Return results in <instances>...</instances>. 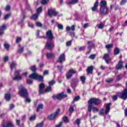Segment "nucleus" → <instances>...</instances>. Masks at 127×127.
Returning a JSON list of instances; mask_svg holds the SVG:
<instances>
[{"instance_id":"nucleus-13","label":"nucleus","mask_w":127,"mask_h":127,"mask_svg":"<svg viewBox=\"0 0 127 127\" xmlns=\"http://www.w3.org/2000/svg\"><path fill=\"white\" fill-rule=\"evenodd\" d=\"M55 84L54 80H52L49 82V86L46 89V92H50L51 91V86H53Z\"/></svg>"},{"instance_id":"nucleus-26","label":"nucleus","mask_w":127,"mask_h":127,"mask_svg":"<svg viewBox=\"0 0 127 127\" xmlns=\"http://www.w3.org/2000/svg\"><path fill=\"white\" fill-rule=\"evenodd\" d=\"M3 127H13V124L11 122H8L6 125H3Z\"/></svg>"},{"instance_id":"nucleus-19","label":"nucleus","mask_w":127,"mask_h":127,"mask_svg":"<svg viewBox=\"0 0 127 127\" xmlns=\"http://www.w3.org/2000/svg\"><path fill=\"white\" fill-rule=\"evenodd\" d=\"M87 45H88V49H92V48H95V45L93 43L92 41H88Z\"/></svg>"},{"instance_id":"nucleus-27","label":"nucleus","mask_w":127,"mask_h":127,"mask_svg":"<svg viewBox=\"0 0 127 127\" xmlns=\"http://www.w3.org/2000/svg\"><path fill=\"white\" fill-rule=\"evenodd\" d=\"M78 2V0H72L71 1H68L67 4H75Z\"/></svg>"},{"instance_id":"nucleus-55","label":"nucleus","mask_w":127,"mask_h":127,"mask_svg":"<svg viewBox=\"0 0 127 127\" xmlns=\"http://www.w3.org/2000/svg\"><path fill=\"white\" fill-rule=\"evenodd\" d=\"M114 79H113V78H109L107 80H106V82L107 83H112V82H113Z\"/></svg>"},{"instance_id":"nucleus-10","label":"nucleus","mask_w":127,"mask_h":127,"mask_svg":"<svg viewBox=\"0 0 127 127\" xmlns=\"http://www.w3.org/2000/svg\"><path fill=\"white\" fill-rule=\"evenodd\" d=\"M103 59L105 60L106 63L107 64H109L112 61V59L110 58V54H104Z\"/></svg>"},{"instance_id":"nucleus-63","label":"nucleus","mask_w":127,"mask_h":127,"mask_svg":"<svg viewBox=\"0 0 127 127\" xmlns=\"http://www.w3.org/2000/svg\"><path fill=\"white\" fill-rule=\"evenodd\" d=\"M9 108H10V110H12V109H13L14 108V105L10 104L9 106Z\"/></svg>"},{"instance_id":"nucleus-33","label":"nucleus","mask_w":127,"mask_h":127,"mask_svg":"<svg viewBox=\"0 0 127 127\" xmlns=\"http://www.w3.org/2000/svg\"><path fill=\"white\" fill-rule=\"evenodd\" d=\"M42 109H43V104H40L37 108L36 112H38L40 110H42Z\"/></svg>"},{"instance_id":"nucleus-17","label":"nucleus","mask_w":127,"mask_h":127,"mask_svg":"<svg viewBox=\"0 0 127 127\" xmlns=\"http://www.w3.org/2000/svg\"><path fill=\"white\" fill-rule=\"evenodd\" d=\"M123 64H124V62L120 61L116 65V69L117 70H122V69L124 68V65Z\"/></svg>"},{"instance_id":"nucleus-18","label":"nucleus","mask_w":127,"mask_h":127,"mask_svg":"<svg viewBox=\"0 0 127 127\" xmlns=\"http://www.w3.org/2000/svg\"><path fill=\"white\" fill-rule=\"evenodd\" d=\"M64 61H65V54H62L59 57V60L58 61V62H59V63H62V62H64Z\"/></svg>"},{"instance_id":"nucleus-48","label":"nucleus","mask_w":127,"mask_h":127,"mask_svg":"<svg viewBox=\"0 0 127 127\" xmlns=\"http://www.w3.org/2000/svg\"><path fill=\"white\" fill-rule=\"evenodd\" d=\"M79 100H80V97H79V96H76V97L73 99L74 102H77V101H79Z\"/></svg>"},{"instance_id":"nucleus-22","label":"nucleus","mask_w":127,"mask_h":127,"mask_svg":"<svg viewBox=\"0 0 127 127\" xmlns=\"http://www.w3.org/2000/svg\"><path fill=\"white\" fill-rule=\"evenodd\" d=\"M111 110V103H108L106 105V110H105V114L108 115Z\"/></svg>"},{"instance_id":"nucleus-42","label":"nucleus","mask_w":127,"mask_h":127,"mask_svg":"<svg viewBox=\"0 0 127 127\" xmlns=\"http://www.w3.org/2000/svg\"><path fill=\"white\" fill-rule=\"evenodd\" d=\"M30 69L33 72H35V71H36V66L35 65L32 66L30 67Z\"/></svg>"},{"instance_id":"nucleus-56","label":"nucleus","mask_w":127,"mask_h":127,"mask_svg":"<svg viewBox=\"0 0 127 127\" xmlns=\"http://www.w3.org/2000/svg\"><path fill=\"white\" fill-rule=\"evenodd\" d=\"M10 16V14H7L4 16V19H8L9 17Z\"/></svg>"},{"instance_id":"nucleus-11","label":"nucleus","mask_w":127,"mask_h":127,"mask_svg":"<svg viewBox=\"0 0 127 127\" xmlns=\"http://www.w3.org/2000/svg\"><path fill=\"white\" fill-rule=\"evenodd\" d=\"M46 48L48 50H52L54 48V43L52 42H48L46 45Z\"/></svg>"},{"instance_id":"nucleus-36","label":"nucleus","mask_w":127,"mask_h":127,"mask_svg":"<svg viewBox=\"0 0 127 127\" xmlns=\"http://www.w3.org/2000/svg\"><path fill=\"white\" fill-rule=\"evenodd\" d=\"M4 98L6 101H9V100H10V94H5Z\"/></svg>"},{"instance_id":"nucleus-61","label":"nucleus","mask_w":127,"mask_h":127,"mask_svg":"<svg viewBox=\"0 0 127 127\" xmlns=\"http://www.w3.org/2000/svg\"><path fill=\"white\" fill-rule=\"evenodd\" d=\"M36 25L37 26H38L39 27H40L42 26V24L40 22H37L36 23Z\"/></svg>"},{"instance_id":"nucleus-2","label":"nucleus","mask_w":127,"mask_h":127,"mask_svg":"<svg viewBox=\"0 0 127 127\" xmlns=\"http://www.w3.org/2000/svg\"><path fill=\"white\" fill-rule=\"evenodd\" d=\"M93 104L95 105H100L101 104V100L97 98H91L88 101V110L91 113L92 112V106Z\"/></svg>"},{"instance_id":"nucleus-53","label":"nucleus","mask_w":127,"mask_h":127,"mask_svg":"<svg viewBox=\"0 0 127 127\" xmlns=\"http://www.w3.org/2000/svg\"><path fill=\"white\" fill-rule=\"evenodd\" d=\"M20 41H21V38L20 37L17 38L16 40V43H19V42H20Z\"/></svg>"},{"instance_id":"nucleus-50","label":"nucleus","mask_w":127,"mask_h":127,"mask_svg":"<svg viewBox=\"0 0 127 127\" xmlns=\"http://www.w3.org/2000/svg\"><path fill=\"white\" fill-rule=\"evenodd\" d=\"M126 2H127V0H122L120 2V4L121 5H124V4H125V3H126Z\"/></svg>"},{"instance_id":"nucleus-1","label":"nucleus","mask_w":127,"mask_h":127,"mask_svg":"<svg viewBox=\"0 0 127 127\" xmlns=\"http://www.w3.org/2000/svg\"><path fill=\"white\" fill-rule=\"evenodd\" d=\"M19 90L20 96H21V97H23V98H26L25 100L26 102H27V103H30V99L29 98H27V97H28L27 90L22 85H20L19 86Z\"/></svg>"},{"instance_id":"nucleus-51","label":"nucleus","mask_w":127,"mask_h":127,"mask_svg":"<svg viewBox=\"0 0 127 127\" xmlns=\"http://www.w3.org/2000/svg\"><path fill=\"white\" fill-rule=\"evenodd\" d=\"M86 48V47L83 46V47H80L79 48V51H83Z\"/></svg>"},{"instance_id":"nucleus-62","label":"nucleus","mask_w":127,"mask_h":127,"mask_svg":"<svg viewBox=\"0 0 127 127\" xmlns=\"http://www.w3.org/2000/svg\"><path fill=\"white\" fill-rule=\"evenodd\" d=\"M57 68H58V70H59L60 71H61V70H62V69H63V66L62 65L58 66Z\"/></svg>"},{"instance_id":"nucleus-7","label":"nucleus","mask_w":127,"mask_h":127,"mask_svg":"<svg viewBox=\"0 0 127 127\" xmlns=\"http://www.w3.org/2000/svg\"><path fill=\"white\" fill-rule=\"evenodd\" d=\"M99 11L100 14H101V15H106L109 13V9L108 7H100Z\"/></svg>"},{"instance_id":"nucleus-29","label":"nucleus","mask_w":127,"mask_h":127,"mask_svg":"<svg viewBox=\"0 0 127 127\" xmlns=\"http://www.w3.org/2000/svg\"><path fill=\"white\" fill-rule=\"evenodd\" d=\"M16 67V63L15 62H12L10 65V67L11 70H12V69H14V68H15Z\"/></svg>"},{"instance_id":"nucleus-3","label":"nucleus","mask_w":127,"mask_h":127,"mask_svg":"<svg viewBox=\"0 0 127 127\" xmlns=\"http://www.w3.org/2000/svg\"><path fill=\"white\" fill-rule=\"evenodd\" d=\"M30 79L38 80L39 81H43V76L39 75L38 73L35 72L29 76Z\"/></svg>"},{"instance_id":"nucleus-12","label":"nucleus","mask_w":127,"mask_h":127,"mask_svg":"<svg viewBox=\"0 0 127 127\" xmlns=\"http://www.w3.org/2000/svg\"><path fill=\"white\" fill-rule=\"evenodd\" d=\"M60 112V110L58 109L55 113L53 114L50 116H49L48 117V118L49 119V120H50L51 121H52L53 120H54L55 119V118H56V117H57V115H58V114H59V113Z\"/></svg>"},{"instance_id":"nucleus-6","label":"nucleus","mask_w":127,"mask_h":127,"mask_svg":"<svg viewBox=\"0 0 127 127\" xmlns=\"http://www.w3.org/2000/svg\"><path fill=\"white\" fill-rule=\"evenodd\" d=\"M64 98H67V95L64 94V93H62L61 94H59L57 95H54L53 96V98L54 100H62V99H64Z\"/></svg>"},{"instance_id":"nucleus-34","label":"nucleus","mask_w":127,"mask_h":127,"mask_svg":"<svg viewBox=\"0 0 127 127\" xmlns=\"http://www.w3.org/2000/svg\"><path fill=\"white\" fill-rule=\"evenodd\" d=\"M80 81H81L82 84H85L86 82V77L84 76H80Z\"/></svg>"},{"instance_id":"nucleus-54","label":"nucleus","mask_w":127,"mask_h":127,"mask_svg":"<svg viewBox=\"0 0 127 127\" xmlns=\"http://www.w3.org/2000/svg\"><path fill=\"white\" fill-rule=\"evenodd\" d=\"M112 100L113 101H117L118 100V96L117 95H114L112 97Z\"/></svg>"},{"instance_id":"nucleus-30","label":"nucleus","mask_w":127,"mask_h":127,"mask_svg":"<svg viewBox=\"0 0 127 127\" xmlns=\"http://www.w3.org/2000/svg\"><path fill=\"white\" fill-rule=\"evenodd\" d=\"M113 46L114 45L113 44H108L105 46V48L107 49L108 51H109L110 49H111V48H113Z\"/></svg>"},{"instance_id":"nucleus-58","label":"nucleus","mask_w":127,"mask_h":127,"mask_svg":"<svg viewBox=\"0 0 127 127\" xmlns=\"http://www.w3.org/2000/svg\"><path fill=\"white\" fill-rule=\"evenodd\" d=\"M27 84H32V80L30 79H28L27 80Z\"/></svg>"},{"instance_id":"nucleus-31","label":"nucleus","mask_w":127,"mask_h":127,"mask_svg":"<svg viewBox=\"0 0 127 127\" xmlns=\"http://www.w3.org/2000/svg\"><path fill=\"white\" fill-rule=\"evenodd\" d=\"M19 48L18 49V53H22L23 52V50L24 49V48L23 47H22L20 48V45H18Z\"/></svg>"},{"instance_id":"nucleus-45","label":"nucleus","mask_w":127,"mask_h":127,"mask_svg":"<svg viewBox=\"0 0 127 127\" xmlns=\"http://www.w3.org/2000/svg\"><path fill=\"white\" fill-rule=\"evenodd\" d=\"M58 28L59 29H61V30H63V25L61 24H58Z\"/></svg>"},{"instance_id":"nucleus-37","label":"nucleus","mask_w":127,"mask_h":127,"mask_svg":"<svg viewBox=\"0 0 127 127\" xmlns=\"http://www.w3.org/2000/svg\"><path fill=\"white\" fill-rule=\"evenodd\" d=\"M96 26H97V27L99 28V29H103V28H104V26H105L103 23H100V24H97Z\"/></svg>"},{"instance_id":"nucleus-24","label":"nucleus","mask_w":127,"mask_h":127,"mask_svg":"<svg viewBox=\"0 0 127 127\" xmlns=\"http://www.w3.org/2000/svg\"><path fill=\"white\" fill-rule=\"evenodd\" d=\"M100 7H107V1L105 0H102L100 3Z\"/></svg>"},{"instance_id":"nucleus-39","label":"nucleus","mask_w":127,"mask_h":127,"mask_svg":"<svg viewBox=\"0 0 127 127\" xmlns=\"http://www.w3.org/2000/svg\"><path fill=\"white\" fill-rule=\"evenodd\" d=\"M63 121L64 123H69V119H68V117L66 116L63 117Z\"/></svg>"},{"instance_id":"nucleus-43","label":"nucleus","mask_w":127,"mask_h":127,"mask_svg":"<svg viewBox=\"0 0 127 127\" xmlns=\"http://www.w3.org/2000/svg\"><path fill=\"white\" fill-rule=\"evenodd\" d=\"M4 47L5 49L8 50L9 49V44H7V43H5L4 44Z\"/></svg>"},{"instance_id":"nucleus-41","label":"nucleus","mask_w":127,"mask_h":127,"mask_svg":"<svg viewBox=\"0 0 127 127\" xmlns=\"http://www.w3.org/2000/svg\"><path fill=\"white\" fill-rule=\"evenodd\" d=\"M75 124L77 125V126L79 127V126H80V124H81V120L79 119H76L75 122Z\"/></svg>"},{"instance_id":"nucleus-23","label":"nucleus","mask_w":127,"mask_h":127,"mask_svg":"<svg viewBox=\"0 0 127 127\" xmlns=\"http://www.w3.org/2000/svg\"><path fill=\"white\" fill-rule=\"evenodd\" d=\"M93 69H94V66H89L86 70V72H87L88 74H92V73H93Z\"/></svg>"},{"instance_id":"nucleus-44","label":"nucleus","mask_w":127,"mask_h":127,"mask_svg":"<svg viewBox=\"0 0 127 127\" xmlns=\"http://www.w3.org/2000/svg\"><path fill=\"white\" fill-rule=\"evenodd\" d=\"M104 108H102L101 109L99 112L100 116H104Z\"/></svg>"},{"instance_id":"nucleus-14","label":"nucleus","mask_w":127,"mask_h":127,"mask_svg":"<svg viewBox=\"0 0 127 127\" xmlns=\"http://www.w3.org/2000/svg\"><path fill=\"white\" fill-rule=\"evenodd\" d=\"M46 38L50 39L51 40H52V39L54 38L53 34H52V32H51V31H49L46 32Z\"/></svg>"},{"instance_id":"nucleus-52","label":"nucleus","mask_w":127,"mask_h":127,"mask_svg":"<svg viewBox=\"0 0 127 127\" xmlns=\"http://www.w3.org/2000/svg\"><path fill=\"white\" fill-rule=\"evenodd\" d=\"M95 57H96V55H91L89 57V59H95Z\"/></svg>"},{"instance_id":"nucleus-57","label":"nucleus","mask_w":127,"mask_h":127,"mask_svg":"<svg viewBox=\"0 0 127 127\" xmlns=\"http://www.w3.org/2000/svg\"><path fill=\"white\" fill-rule=\"evenodd\" d=\"M63 125V122H60L58 125L56 126V127H61Z\"/></svg>"},{"instance_id":"nucleus-5","label":"nucleus","mask_w":127,"mask_h":127,"mask_svg":"<svg viewBox=\"0 0 127 127\" xmlns=\"http://www.w3.org/2000/svg\"><path fill=\"white\" fill-rule=\"evenodd\" d=\"M118 96H119L121 99L123 100H127V88L125 89L123 91L121 92H118L117 93Z\"/></svg>"},{"instance_id":"nucleus-15","label":"nucleus","mask_w":127,"mask_h":127,"mask_svg":"<svg viewBox=\"0 0 127 127\" xmlns=\"http://www.w3.org/2000/svg\"><path fill=\"white\" fill-rule=\"evenodd\" d=\"M79 83V80L77 78H73L71 83V86L72 88L76 87L77 84Z\"/></svg>"},{"instance_id":"nucleus-4","label":"nucleus","mask_w":127,"mask_h":127,"mask_svg":"<svg viewBox=\"0 0 127 127\" xmlns=\"http://www.w3.org/2000/svg\"><path fill=\"white\" fill-rule=\"evenodd\" d=\"M48 14L51 17L52 15H55V16H58L60 17V16H62V14H59V13L55 11V9H50L48 11Z\"/></svg>"},{"instance_id":"nucleus-60","label":"nucleus","mask_w":127,"mask_h":127,"mask_svg":"<svg viewBox=\"0 0 127 127\" xmlns=\"http://www.w3.org/2000/svg\"><path fill=\"white\" fill-rule=\"evenodd\" d=\"M35 120V115L32 116L30 118V121H34Z\"/></svg>"},{"instance_id":"nucleus-49","label":"nucleus","mask_w":127,"mask_h":127,"mask_svg":"<svg viewBox=\"0 0 127 127\" xmlns=\"http://www.w3.org/2000/svg\"><path fill=\"white\" fill-rule=\"evenodd\" d=\"M69 111L70 113H72L74 112V108L73 107V106H71L69 108Z\"/></svg>"},{"instance_id":"nucleus-25","label":"nucleus","mask_w":127,"mask_h":127,"mask_svg":"<svg viewBox=\"0 0 127 127\" xmlns=\"http://www.w3.org/2000/svg\"><path fill=\"white\" fill-rule=\"evenodd\" d=\"M66 31H70V30H72V31H74L75 30V25H72L71 27H70L69 26H66Z\"/></svg>"},{"instance_id":"nucleus-20","label":"nucleus","mask_w":127,"mask_h":127,"mask_svg":"<svg viewBox=\"0 0 127 127\" xmlns=\"http://www.w3.org/2000/svg\"><path fill=\"white\" fill-rule=\"evenodd\" d=\"M5 29H6V26L5 25H3L0 27V35L3 34V31Z\"/></svg>"},{"instance_id":"nucleus-9","label":"nucleus","mask_w":127,"mask_h":127,"mask_svg":"<svg viewBox=\"0 0 127 127\" xmlns=\"http://www.w3.org/2000/svg\"><path fill=\"white\" fill-rule=\"evenodd\" d=\"M20 72V70H16L15 71L14 75H15V77H13V78L14 81H19V80H21V79L22 78V77L20 75H19Z\"/></svg>"},{"instance_id":"nucleus-38","label":"nucleus","mask_w":127,"mask_h":127,"mask_svg":"<svg viewBox=\"0 0 127 127\" xmlns=\"http://www.w3.org/2000/svg\"><path fill=\"white\" fill-rule=\"evenodd\" d=\"M120 53V49L119 48H116L114 50V54L115 55H118Z\"/></svg>"},{"instance_id":"nucleus-32","label":"nucleus","mask_w":127,"mask_h":127,"mask_svg":"<svg viewBox=\"0 0 127 127\" xmlns=\"http://www.w3.org/2000/svg\"><path fill=\"white\" fill-rule=\"evenodd\" d=\"M38 16H39V15H38L37 13L34 14L33 15L32 17H31V19H33L34 20H36L37 18H38Z\"/></svg>"},{"instance_id":"nucleus-35","label":"nucleus","mask_w":127,"mask_h":127,"mask_svg":"<svg viewBox=\"0 0 127 127\" xmlns=\"http://www.w3.org/2000/svg\"><path fill=\"white\" fill-rule=\"evenodd\" d=\"M42 12V7H39L37 9V14L39 15Z\"/></svg>"},{"instance_id":"nucleus-16","label":"nucleus","mask_w":127,"mask_h":127,"mask_svg":"<svg viewBox=\"0 0 127 127\" xmlns=\"http://www.w3.org/2000/svg\"><path fill=\"white\" fill-rule=\"evenodd\" d=\"M44 84L41 83L39 85V94H43V93L46 92V90H44Z\"/></svg>"},{"instance_id":"nucleus-8","label":"nucleus","mask_w":127,"mask_h":127,"mask_svg":"<svg viewBox=\"0 0 127 127\" xmlns=\"http://www.w3.org/2000/svg\"><path fill=\"white\" fill-rule=\"evenodd\" d=\"M77 71L73 69H70L66 74V79H70V78L74 75L76 74Z\"/></svg>"},{"instance_id":"nucleus-46","label":"nucleus","mask_w":127,"mask_h":127,"mask_svg":"<svg viewBox=\"0 0 127 127\" xmlns=\"http://www.w3.org/2000/svg\"><path fill=\"white\" fill-rule=\"evenodd\" d=\"M43 122H41L40 123L37 124L36 126V127H43Z\"/></svg>"},{"instance_id":"nucleus-59","label":"nucleus","mask_w":127,"mask_h":127,"mask_svg":"<svg viewBox=\"0 0 127 127\" xmlns=\"http://www.w3.org/2000/svg\"><path fill=\"white\" fill-rule=\"evenodd\" d=\"M5 10L6 11H9V10H10V6L9 5H7L5 8Z\"/></svg>"},{"instance_id":"nucleus-47","label":"nucleus","mask_w":127,"mask_h":127,"mask_svg":"<svg viewBox=\"0 0 127 127\" xmlns=\"http://www.w3.org/2000/svg\"><path fill=\"white\" fill-rule=\"evenodd\" d=\"M47 2H48V0H42L41 1L42 4H44V5L47 4Z\"/></svg>"},{"instance_id":"nucleus-64","label":"nucleus","mask_w":127,"mask_h":127,"mask_svg":"<svg viewBox=\"0 0 127 127\" xmlns=\"http://www.w3.org/2000/svg\"><path fill=\"white\" fill-rule=\"evenodd\" d=\"M49 73V72L48 71V70H45L44 71V75H48Z\"/></svg>"},{"instance_id":"nucleus-28","label":"nucleus","mask_w":127,"mask_h":127,"mask_svg":"<svg viewBox=\"0 0 127 127\" xmlns=\"http://www.w3.org/2000/svg\"><path fill=\"white\" fill-rule=\"evenodd\" d=\"M47 58L48 59H50L53 57H54V54L52 53H47L46 54Z\"/></svg>"},{"instance_id":"nucleus-40","label":"nucleus","mask_w":127,"mask_h":127,"mask_svg":"<svg viewBox=\"0 0 127 127\" xmlns=\"http://www.w3.org/2000/svg\"><path fill=\"white\" fill-rule=\"evenodd\" d=\"M92 110L93 113H95V112H99V109H98L97 107H93V105H92Z\"/></svg>"},{"instance_id":"nucleus-21","label":"nucleus","mask_w":127,"mask_h":127,"mask_svg":"<svg viewBox=\"0 0 127 127\" xmlns=\"http://www.w3.org/2000/svg\"><path fill=\"white\" fill-rule=\"evenodd\" d=\"M98 6H99V1L97 0L94 3V6L92 8V11H96L97 8H98Z\"/></svg>"}]
</instances>
